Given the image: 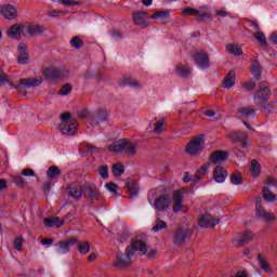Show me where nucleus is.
<instances>
[{
	"mask_svg": "<svg viewBox=\"0 0 277 277\" xmlns=\"http://www.w3.org/2000/svg\"><path fill=\"white\" fill-rule=\"evenodd\" d=\"M140 252L141 256H144L148 249L146 248V242L144 240H133L131 246L126 248L124 253H118L116 259V267L119 269H129L133 265V256L135 253Z\"/></svg>",
	"mask_w": 277,
	"mask_h": 277,
	"instance_id": "obj_1",
	"label": "nucleus"
},
{
	"mask_svg": "<svg viewBox=\"0 0 277 277\" xmlns=\"http://www.w3.org/2000/svg\"><path fill=\"white\" fill-rule=\"evenodd\" d=\"M3 83H9V85H12L15 90L21 92L22 85L24 88H36L40 85L42 83V78H24L19 80V84L14 85V83L8 79V74L0 69V85H3Z\"/></svg>",
	"mask_w": 277,
	"mask_h": 277,
	"instance_id": "obj_2",
	"label": "nucleus"
},
{
	"mask_svg": "<svg viewBox=\"0 0 277 277\" xmlns=\"http://www.w3.org/2000/svg\"><path fill=\"white\" fill-rule=\"evenodd\" d=\"M61 124L58 127L63 135H75L77 133V120L70 117V113H64L61 116Z\"/></svg>",
	"mask_w": 277,
	"mask_h": 277,
	"instance_id": "obj_3",
	"label": "nucleus"
},
{
	"mask_svg": "<svg viewBox=\"0 0 277 277\" xmlns=\"http://www.w3.org/2000/svg\"><path fill=\"white\" fill-rule=\"evenodd\" d=\"M205 150V136L197 135L195 136L187 145L186 153L192 155V157H196Z\"/></svg>",
	"mask_w": 277,
	"mask_h": 277,
	"instance_id": "obj_4",
	"label": "nucleus"
},
{
	"mask_svg": "<svg viewBox=\"0 0 277 277\" xmlns=\"http://www.w3.org/2000/svg\"><path fill=\"white\" fill-rule=\"evenodd\" d=\"M43 77L49 81H60L68 77L66 68H47L43 71Z\"/></svg>",
	"mask_w": 277,
	"mask_h": 277,
	"instance_id": "obj_5",
	"label": "nucleus"
},
{
	"mask_svg": "<svg viewBox=\"0 0 277 277\" xmlns=\"http://www.w3.org/2000/svg\"><path fill=\"white\" fill-rule=\"evenodd\" d=\"M82 192L85 200H90L91 202H98V200L103 199V194L96 187H92L90 185H82Z\"/></svg>",
	"mask_w": 277,
	"mask_h": 277,
	"instance_id": "obj_6",
	"label": "nucleus"
},
{
	"mask_svg": "<svg viewBox=\"0 0 277 277\" xmlns=\"http://www.w3.org/2000/svg\"><path fill=\"white\" fill-rule=\"evenodd\" d=\"M192 239V230L188 228H179L173 234V243L174 246H183L185 241Z\"/></svg>",
	"mask_w": 277,
	"mask_h": 277,
	"instance_id": "obj_7",
	"label": "nucleus"
},
{
	"mask_svg": "<svg viewBox=\"0 0 277 277\" xmlns=\"http://www.w3.org/2000/svg\"><path fill=\"white\" fill-rule=\"evenodd\" d=\"M189 208L183 205V190H176L173 194V213H187Z\"/></svg>",
	"mask_w": 277,
	"mask_h": 277,
	"instance_id": "obj_8",
	"label": "nucleus"
},
{
	"mask_svg": "<svg viewBox=\"0 0 277 277\" xmlns=\"http://www.w3.org/2000/svg\"><path fill=\"white\" fill-rule=\"evenodd\" d=\"M148 18L150 17L145 11H137L132 14V21L134 25H136V27H141V29H146V27L150 25Z\"/></svg>",
	"mask_w": 277,
	"mask_h": 277,
	"instance_id": "obj_9",
	"label": "nucleus"
},
{
	"mask_svg": "<svg viewBox=\"0 0 277 277\" xmlns=\"http://www.w3.org/2000/svg\"><path fill=\"white\" fill-rule=\"evenodd\" d=\"M170 205H172V197L169 195H160L154 201V209L160 212L168 211V209H170Z\"/></svg>",
	"mask_w": 277,
	"mask_h": 277,
	"instance_id": "obj_10",
	"label": "nucleus"
},
{
	"mask_svg": "<svg viewBox=\"0 0 277 277\" xmlns=\"http://www.w3.org/2000/svg\"><path fill=\"white\" fill-rule=\"evenodd\" d=\"M271 96L272 91L268 87H260V90L254 93V103L255 105H263V103H267V101H269Z\"/></svg>",
	"mask_w": 277,
	"mask_h": 277,
	"instance_id": "obj_11",
	"label": "nucleus"
},
{
	"mask_svg": "<svg viewBox=\"0 0 277 277\" xmlns=\"http://www.w3.org/2000/svg\"><path fill=\"white\" fill-rule=\"evenodd\" d=\"M255 215L260 220H264V222H274V220H276V217L272 213L263 209V207L261 206V198H258L255 200Z\"/></svg>",
	"mask_w": 277,
	"mask_h": 277,
	"instance_id": "obj_12",
	"label": "nucleus"
},
{
	"mask_svg": "<svg viewBox=\"0 0 277 277\" xmlns=\"http://www.w3.org/2000/svg\"><path fill=\"white\" fill-rule=\"evenodd\" d=\"M76 243H79V240L77 238H70L66 241H60L55 245V251L57 252V254H68L70 252V248H72V246H75Z\"/></svg>",
	"mask_w": 277,
	"mask_h": 277,
	"instance_id": "obj_13",
	"label": "nucleus"
},
{
	"mask_svg": "<svg viewBox=\"0 0 277 277\" xmlns=\"http://www.w3.org/2000/svg\"><path fill=\"white\" fill-rule=\"evenodd\" d=\"M183 16H197L199 21H207V18H211V14L205 9L196 10L192 8L184 9L182 11Z\"/></svg>",
	"mask_w": 277,
	"mask_h": 277,
	"instance_id": "obj_14",
	"label": "nucleus"
},
{
	"mask_svg": "<svg viewBox=\"0 0 277 277\" xmlns=\"http://www.w3.org/2000/svg\"><path fill=\"white\" fill-rule=\"evenodd\" d=\"M0 14L3 18H6V21H15L18 16V11L12 4H4L0 6Z\"/></svg>",
	"mask_w": 277,
	"mask_h": 277,
	"instance_id": "obj_15",
	"label": "nucleus"
},
{
	"mask_svg": "<svg viewBox=\"0 0 277 277\" xmlns=\"http://www.w3.org/2000/svg\"><path fill=\"white\" fill-rule=\"evenodd\" d=\"M8 37L13 40H21L22 36H26L25 24H15L8 30Z\"/></svg>",
	"mask_w": 277,
	"mask_h": 277,
	"instance_id": "obj_16",
	"label": "nucleus"
},
{
	"mask_svg": "<svg viewBox=\"0 0 277 277\" xmlns=\"http://www.w3.org/2000/svg\"><path fill=\"white\" fill-rule=\"evenodd\" d=\"M217 224H220V220L211 214H203L198 221L201 228H213Z\"/></svg>",
	"mask_w": 277,
	"mask_h": 277,
	"instance_id": "obj_17",
	"label": "nucleus"
},
{
	"mask_svg": "<svg viewBox=\"0 0 277 277\" xmlns=\"http://www.w3.org/2000/svg\"><path fill=\"white\" fill-rule=\"evenodd\" d=\"M254 239V235L250 230H246L241 235L238 236V238L233 239V245L236 248H241L242 246H246L250 243Z\"/></svg>",
	"mask_w": 277,
	"mask_h": 277,
	"instance_id": "obj_18",
	"label": "nucleus"
},
{
	"mask_svg": "<svg viewBox=\"0 0 277 277\" xmlns=\"http://www.w3.org/2000/svg\"><path fill=\"white\" fill-rule=\"evenodd\" d=\"M227 137L232 140V142L241 143L242 148H248V134H246V132H229Z\"/></svg>",
	"mask_w": 277,
	"mask_h": 277,
	"instance_id": "obj_19",
	"label": "nucleus"
},
{
	"mask_svg": "<svg viewBox=\"0 0 277 277\" xmlns=\"http://www.w3.org/2000/svg\"><path fill=\"white\" fill-rule=\"evenodd\" d=\"M194 61L199 68L209 67V55L205 51H200L194 54Z\"/></svg>",
	"mask_w": 277,
	"mask_h": 277,
	"instance_id": "obj_20",
	"label": "nucleus"
},
{
	"mask_svg": "<svg viewBox=\"0 0 277 277\" xmlns=\"http://www.w3.org/2000/svg\"><path fill=\"white\" fill-rule=\"evenodd\" d=\"M67 196L74 198L75 200H81V198H83V185L75 186L70 184L67 187Z\"/></svg>",
	"mask_w": 277,
	"mask_h": 277,
	"instance_id": "obj_21",
	"label": "nucleus"
},
{
	"mask_svg": "<svg viewBox=\"0 0 277 277\" xmlns=\"http://www.w3.org/2000/svg\"><path fill=\"white\" fill-rule=\"evenodd\" d=\"M18 51V64L25 65L29 63V52L27 51V44L19 43L17 47Z\"/></svg>",
	"mask_w": 277,
	"mask_h": 277,
	"instance_id": "obj_22",
	"label": "nucleus"
},
{
	"mask_svg": "<svg viewBox=\"0 0 277 277\" xmlns=\"http://www.w3.org/2000/svg\"><path fill=\"white\" fill-rule=\"evenodd\" d=\"M227 176H228V172H226V169H224V167L222 166L215 167L213 171V179L216 183H224Z\"/></svg>",
	"mask_w": 277,
	"mask_h": 277,
	"instance_id": "obj_23",
	"label": "nucleus"
},
{
	"mask_svg": "<svg viewBox=\"0 0 277 277\" xmlns=\"http://www.w3.org/2000/svg\"><path fill=\"white\" fill-rule=\"evenodd\" d=\"M25 25V30L26 36H40V34H44L47 29L43 26H38V25H29V24H24Z\"/></svg>",
	"mask_w": 277,
	"mask_h": 277,
	"instance_id": "obj_24",
	"label": "nucleus"
},
{
	"mask_svg": "<svg viewBox=\"0 0 277 277\" xmlns=\"http://www.w3.org/2000/svg\"><path fill=\"white\" fill-rule=\"evenodd\" d=\"M89 120L91 126L98 127L101 122H105V120H107V113L100 110L95 115L91 116Z\"/></svg>",
	"mask_w": 277,
	"mask_h": 277,
	"instance_id": "obj_25",
	"label": "nucleus"
},
{
	"mask_svg": "<svg viewBox=\"0 0 277 277\" xmlns=\"http://www.w3.org/2000/svg\"><path fill=\"white\" fill-rule=\"evenodd\" d=\"M228 159V153L216 150L210 155V161L213 163H224Z\"/></svg>",
	"mask_w": 277,
	"mask_h": 277,
	"instance_id": "obj_26",
	"label": "nucleus"
},
{
	"mask_svg": "<svg viewBox=\"0 0 277 277\" xmlns=\"http://www.w3.org/2000/svg\"><path fill=\"white\" fill-rule=\"evenodd\" d=\"M43 224L48 228H53V226H56V228H61L64 225V221L60 220L58 216H52V217H45L43 220Z\"/></svg>",
	"mask_w": 277,
	"mask_h": 277,
	"instance_id": "obj_27",
	"label": "nucleus"
},
{
	"mask_svg": "<svg viewBox=\"0 0 277 277\" xmlns=\"http://www.w3.org/2000/svg\"><path fill=\"white\" fill-rule=\"evenodd\" d=\"M211 163H206L202 167H200L197 172L195 173V176L193 179V185H196L201 179L206 176V174L209 172V167Z\"/></svg>",
	"mask_w": 277,
	"mask_h": 277,
	"instance_id": "obj_28",
	"label": "nucleus"
},
{
	"mask_svg": "<svg viewBox=\"0 0 277 277\" xmlns=\"http://www.w3.org/2000/svg\"><path fill=\"white\" fill-rule=\"evenodd\" d=\"M123 153L126 155H137V144L130 142L129 140L124 138V147Z\"/></svg>",
	"mask_w": 277,
	"mask_h": 277,
	"instance_id": "obj_29",
	"label": "nucleus"
},
{
	"mask_svg": "<svg viewBox=\"0 0 277 277\" xmlns=\"http://www.w3.org/2000/svg\"><path fill=\"white\" fill-rule=\"evenodd\" d=\"M235 71H229L223 80V88L230 90L235 85Z\"/></svg>",
	"mask_w": 277,
	"mask_h": 277,
	"instance_id": "obj_30",
	"label": "nucleus"
},
{
	"mask_svg": "<svg viewBox=\"0 0 277 277\" xmlns=\"http://www.w3.org/2000/svg\"><path fill=\"white\" fill-rule=\"evenodd\" d=\"M108 150L110 153H124V138L114 142L110 146H108Z\"/></svg>",
	"mask_w": 277,
	"mask_h": 277,
	"instance_id": "obj_31",
	"label": "nucleus"
},
{
	"mask_svg": "<svg viewBox=\"0 0 277 277\" xmlns=\"http://www.w3.org/2000/svg\"><path fill=\"white\" fill-rule=\"evenodd\" d=\"M238 114L240 118H254V116H256V110L250 107H241L238 109Z\"/></svg>",
	"mask_w": 277,
	"mask_h": 277,
	"instance_id": "obj_32",
	"label": "nucleus"
},
{
	"mask_svg": "<svg viewBox=\"0 0 277 277\" xmlns=\"http://www.w3.org/2000/svg\"><path fill=\"white\" fill-rule=\"evenodd\" d=\"M127 189L131 196H137V192H140V187L137 186V182L133 180H128Z\"/></svg>",
	"mask_w": 277,
	"mask_h": 277,
	"instance_id": "obj_33",
	"label": "nucleus"
},
{
	"mask_svg": "<svg viewBox=\"0 0 277 277\" xmlns=\"http://www.w3.org/2000/svg\"><path fill=\"white\" fill-rule=\"evenodd\" d=\"M227 53L232 55H243V50H241V45L229 43L226 45Z\"/></svg>",
	"mask_w": 277,
	"mask_h": 277,
	"instance_id": "obj_34",
	"label": "nucleus"
},
{
	"mask_svg": "<svg viewBox=\"0 0 277 277\" xmlns=\"http://www.w3.org/2000/svg\"><path fill=\"white\" fill-rule=\"evenodd\" d=\"M258 261L261 269L266 272V274H269L272 272V267H269V263L267 262V259L263 256V254L258 255Z\"/></svg>",
	"mask_w": 277,
	"mask_h": 277,
	"instance_id": "obj_35",
	"label": "nucleus"
},
{
	"mask_svg": "<svg viewBox=\"0 0 277 277\" xmlns=\"http://www.w3.org/2000/svg\"><path fill=\"white\" fill-rule=\"evenodd\" d=\"M121 85H129L130 88H142V83L131 77L123 78Z\"/></svg>",
	"mask_w": 277,
	"mask_h": 277,
	"instance_id": "obj_36",
	"label": "nucleus"
},
{
	"mask_svg": "<svg viewBox=\"0 0 277 277\" xmlns=\"http://www.w3.org/2000/svg\"><path fill=\"white\" fill-rule=\"evenodd\" d=\"M11 183L16 185V187H21V188L27 186V181L25 180V177H23V174L22 175H12Z\"/></svg>",
	"mask_w": 277,
	"mask_h": 277,
	"instance_id": "obj_37",
	"label": "nucleus"
},
{
	"mask_svg": "<svg viewBox=\"0 0 277 277\" xmlns=\"http://www.w3.org/2000/svg\"><path fill=\"white\" fill-rule=\"evenodd\" d=\"M253 38L261 44V47H267V37H265V34L261 30H258L253 34Z\"/></svg>",
	"mask_w": 277,
	"mask_h": 277,
	"instance_id": "obj_38",
	"label": "nucleus"
},
{
	"mask_svg": "<svg viewBox=\"0 0 277 277\" xmlns=\"http://www.w3.org/2000/svg\"><path fill=\"white\" fill-rule=\"evenodd\" d=\"M249 172H250L251 176H259L261 174V164H259V161H256V160L251 161Z\"/></svg>",
	"mask_w": 277,
	"mask_h": 277,
	"instance_id": "obj_39",
	"label": "nucleus"
},
{
	"mask_svg": "<svg viewBox=\"0 0 277 277\" xmlns=\"http://www.w3.org/2000/svg\"><path fill=\"white\" fill-rule=\"evenodd\" d=\"M168 228V223H166V221L156 217V224L155 226L151 228L153 233H159L160 230H163Z\"/></svg>",
	"mask_w": 277,
	"mask_h": 277,
	"instance_id": "obj_40",
	"label": "nucleus"
},
{
	"mask_svg": "<svg viewBox=\"0 0 277 277\" xmlns=\"http://www.w3.org/2000/svg\"><path fill=\"white\" fill-rule=\"evenodd\" d=\"M150 18L155 21H166V18H170V11H156Z\"/></svg>",
	"mask_w": 277,
	"mask_h": 277,
	"instance_id": "obj_41",
	"label": "nucleus"
},
{
	"mask_svg": "<svg viewBox=\"0 0 277 277\" xmlns=\"http://www.w3.org/2000/svg\"><path fill=\"white\" fill-rule=\"evenodd\" d=\"M166 131V118H161L160 120L154 123V133H163Z\"/></svg>",
	"mask_w": 277,
	"mask_h": 277,
	"instance_id": "obj_42",
	"label": "nucleus"
},
{
	"mask_svg": "<svg viewBox=\"0 0 277 277\" xmlns=\"http://www.w3.org/2000/svg\"><path fill=\"white\" fill-rule=\"evenodd\" d=\"M251 75H253L254 79H261V64L256 61L251 64Z\"/></svg>",
	"mask_w": 277,
	"mask_h": 277,
	"instance_id": "obj_43",
	"label": "nucleus"
},
{
	"mask_svg": "<svg viewBox=\"0 0 277 277\" xmlns=\"http://www.w3.org/2000/svg\"><path fill=\"white\" fill-rule=\"evenodd\" d=\"M176 75L184 78L189 77V75H192V70H189V67H187V65H177Z\"/></svg>",
	"mask_w": 277,
	"mask_h": 277,
	"instance_id": "obj_44",
	"label": "nucleus"
},
{
	"mask_svg": "<svg viewBox=\"0 0 277 277\" xmlns=\"http://www.w3.org/2000/svg\"><path fill=\"white\" fill-rule=\"evenodd\" d=\"M263 198L266 200V202H276V196L272 194V190H269L268 187H264L262 189Z\"/></svg>",
	"mask_w": 277,
	"mask_h": 277,
	"instance_id": "obj_45",
	"label": "nucleus"
},
{
	"mask_svg": "<svg viewBox=\"0 0 277 277\" xmlns=\"http://www.w3.org/2000/svg\"><path fill=\"white\" fill-rule=\"evenodd\" d=\"M47 174L49 179L53 180V179H57L60 174H62V171H60V168L57 166H53L48 169Z\"/></svg>",
	"mask_w": 277,
	"mask_h": 277,
	"instance_id": "obj_46",
	"label": "nucleus"
},
{
	"mask_svg": "<svg viewBox=\"0 0 277 277\" xmlns=\"http://www.w3.org/2000/svg\"><path fill=\"white\" fill-rule=\"evenodd\" d=\"M114 176H122L124 174V166L122 163H116L113 166Z\"/></svg>",
	"mask_w": 277,
	"mask_h": 277,
	"instance_id": "obj_47",
	"label": "nucleus"
},
{
	"mask_svg": "<svg viewBox=\"0 0 277 277\" xmlns=\"http://www.w3.org/2000/svg\"><path fill=\"white\" fill-rule=\"evenodd\" d=\"M78 252H80V254H88V252H90V242L88 241L79 242Z\"/></svg>",
	"mask_w": 277,
	"mask_h": 277,
	"instance_id": "obj_48",
	"label": "nucleus"
},
{
	"mask_svg": "<svg viewBox=\"0 0 277 277\" xmlns=\"http://www.w3.org/2000/svg\"><path fill=\"white\" fill-rule=\"evenodd\" d=\"M69 43L74 49H81L83 47V40L80 39L79 36L71 38Z\"/></svg>",
	"mask_w": 277,
	"mask_h": 277,
	"instance_id": "obj_49",
	"label": "nucleus"
},
{
	"mask_svg": "<svg viewBox=\"0 0 277 277\" xmlns=\"http://www.w3.org/2000/svg\"><path fill=\"white\" fill-rule=\"evenodd\" d=\"M97 172L102 179H109V167L102 166L97 169Z\"/></svg>",
	"mask_w": 277,
	"mask_h": 277,
	"instance_id": "obj_50",
	"label": "nucleus"
},
{
	"mask_svg": "<svg viewBox=\"0 0 277 277\" xmlns=\"http://www.w3.org/2000/svg\"><path fill=\"white\" fill-rule=\"evenodd\" d=\"M256 88V82L249 80L242 84V90L246 92H252Z\"/></svg>",
	"mask_w": 277,
	"mask_h": 277,
	"instance_id": "obj_51",
	"label": "nucleus"
},
{
	"mask_svg": "<svg viewBox=\"0 0 277 277\" xmlns=\"http://www.w3.org/2000/svg\"><path fill=\"white\" fill-rule=\"evenodd\" d=\"M58 3L64 5L65 8H70L72 5H81V2H77L75 0H60Z\"/></svg>",
	"mask_w": 277,
	"mask_h": 277,
	"instance_id": "obj_52",
	"label": "nucleus"
},
{
	"mask_svg": "<svg viewBox=\"0 0 277 277\" xmlns=\"http://www.w3.org/2000/svg\"><path fill=\"white\" fill-rule=\"evenodd\" d=\"M69 92H72V85L70 83H66L60 91L58 94L62 96H67Z\"/></svg>",
	"mask_w": 277,
	"mask_h": 277,
	"instance_id": "obj_53",
	"label": "nucleus"
},
{
	"mask_svg": "<svg viewBox=\"0 0 277 277\" xmlns=\"http://www.w3.org/2000/svg\"><path fill=\"white\" fill-rule=\"evenodd\" d=\"M230 183H233V185H241V174L239 173L232 174Z\"/></svg>",
	"mask_w": 277,
	"mask_h": 277,
	"instance_id": "obj_54",
	"label": "nucleus"
},
{
	"mask_svg": "<svg viewBox=\"0 0 277 277\" xmlns=\"http://www.w3.org/2000/svg\"><path fill=\"white\" fill-rule=\"evenodd\" d=\"M105 187L106 189H108V192H110V194H118V185H116L115 183H106Z\"/></svg>",
	"mask_w": 277,
	"mask_h": 277,
	"instance_id": "obj_55",
	"label": "nucleus"
},
{
	"mask_svg": "<svg viewBox=\"0 0 277 277\" xmlns=\"http://www.w3.org/2000/svg\"><path fill=\"white\" fill-rule=\"evenodd\" d=\"M22 176H28L31 179V177L36 176V171H34V169L25 168L22 171Z\"/></svg>",
	"mask_w": 277,
	"mask_h": 277,
	"instance_id": "obj_56",
	"label": "nucleus"
},
{
	"mask_svg": "<svg viewBox=\"0 0 277 277\" xmlns=\"http://www.w3.org/2000/svg\"><path fill=\"white\" fill-rule=\"evenodd\" d=\"M13 246L15 250H23V238L22 237H16L13 241Z\"/></svg>",
	"mask_w": 277,
	"mask_h": 277,
	"instance_id": "obj_57",
	"label": "nucleus"
},
{
	"mask_svg": "<svg viewBox=\"0 0 277 277\" xmlns=\"http://www.w3.org/2000/svg\"><path fill=\"white\" fill-rule=\"evenodd\" d=\"M85 153H88L89 155H92V153H96L97 148L96 146H93V145H90V144H87L83 146Z\"/></svg>",
	"mask_w": 277,
	"mask_h": 277,
	"instance_id": "obj_58",
	"label": "nucleus"
},
{
	"mask_svg": "<svg viewBox=\"0 0 277 277\" xmlns=\"http://www.w3.org/2000/svg\"><path fill=\"white\" fill-rule=\"evenodd\" d=\"M62 14H65L64 11L53 10L48 13V16H51L52 18H55Z\"/></svg>",
	"mask_w": 277,
	"mask_h": 277,
	"instance_id": "obj_59",
	"label": "nucleus"
},
{
	"mask_svg": "<svg viewBox=\"0 0 277 277\" xmlns=\"http://www.w3.org/2000/svg\"><path fill=\"white\" fill-rule=\"evenodd\" d=\"M249 27H252L255 31H261V26L258 22L249 21Z\"/></svg>",
	"mask_w": 277,
	"mask_h": 277,
	"instance_id": "obj_60",
	"label": "nucleus"
},
{
	"mask_svg": "<svg viewBox=\"0 0 277 277\" xmlns=\"http://www.w3.org/2000/svg\"><path fill=\"white\" fill-rule=\"evenodd\" d=\"M80 118H89L90 117V110L83 108L79 113Z\"/></svg>",
	"mask_w": 277,
	"mask_h": 277,
	"instance_id": "obj_61",
	"label": "nucleus"
},
{
	"mask_svg": "<svg viewBox=\"0 0 277 277\" xmlns=\"http://www.w3.org/2000/svg\"><path fill=\"white\" fill-rule=\"evenodd\" d=\"M217 16H221V18H226V16H229L230 14L224 10H217L216 11Z\"/></svg>",
	"mask_w": 277,
	"mask_h": 277,
	"instance_id": "obj_62",
	"label": "nucleus"
},
{
	"mask_svg": "<svg viewBox=\"0 0 277 277\" xmlns=\"http://www.w3.org/2000/svg\"><path fill=\"white\" fill-rule=\"evenodd\" d=\"M269 42H272V44H277V32H273L269 38H268Z\"/></svg>",
	"mask_w": 277,
	"mask_h": 277,
	"instance_id": "obj_63",
	"label": "nucleus"
},
{
	"mask_svg": "<svg viewBox=\"0 0 277 277\" xmlns=\"http://www.w3.org/2000/svg\"><path fill=\"white\" fill-rule=\"evenodd\" d=\"M236 277H248V274L243 271H239L236 273Z\"/></svg>",
	"mask_w": 277,
	"mask_h": 277,
	"instance_id": "obj_64",
	"label": "nucleus"
}]
</instances>
